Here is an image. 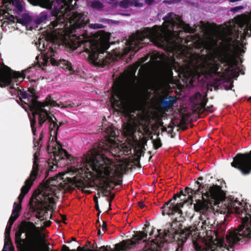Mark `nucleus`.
<instances>
[{
    "label": "nucleus",
    "mask_w": 251,
    "mask_h": 251,
    "mask_svg": "<svg viewBox=\"0 0 251 251\" xmlns=\"http://www.w3.org/2000/svg\"><path fill=\"white\" fill-rule=\"evenodd\" d=\"M41 67L39 62L27 68L22 74L15 72L8 67H1L0 66V85H10L9 91L12 96L18 97L22 107L27 112L30 121V126L34 140L35 139V128L36 119L40 126L43 125L49 127L52 137L51 142L49 143L48 150L52 153L50 160L48 162L49 169L46 173V177L50 172L54 171L62 165V162H66L69 165V172L76 173L83 178H89L95 174L100 177L105 179L108 182L112 183V160L108 158L105 154L108 152L112 155V142L107 151L102 149L100 145L98 149L94 151L88 155L83 157L72 158L63 150L61 145L56 141H53L54 137L56 135L59 128L56 122L55 117L51 114V107H66L67 106L62 102L57 103L50 98H47L44 102H39L36 98L31 97L25 92L20 89L18 83L22 81L25 76V73L31 72L32 69H37Z\"/></svg>",
    "instance_id": "1"
},
{
    "label": "nucleus",
    "mask_w": 251,
    "mask_h": 251,
    "mask_svg": "<svg viewBox=\"0 0 251 251\" xmlns=\"http://www.w3.org/2000/svg\"><path fill=\"white\" fill-rule=\"evenodd\" d=\"M33 5L52 10L53 17L46 34L39 37L35 44L43 54L44 65L50 63L75 74L76 70L72 63L65 59H59L55 50L62 44L72 43L73 50L82 48L88 55L89 62L95 66L104 67L113 60V55L106 50L109 48L110 34L103 30L96 33L92 40L84 31L80 34L77 30L89 22L84 13L75 11L72 8L73 0H28ZM76 0H75V4Z\"/></svg>",
    "instance_id": "2"
},
{
    "label": "nucleus",
    "mask_w": 251,
    "mask_h": 251,
    "mask_svg": "<svg viewBox=\"0 0 251 251\" xmlns=\"http://www.w3.org/2000/svg\"><path fill=\"white\" fill-rule=\"evenodd\" d=\"M162 26L154 25L152 28L145 27L138 30L126 41L128 47L122 55L129 51H137L144 44L152 42L158 47L175 50L180 46L182 29L190 31L180 17L173 12L168 13L163 18Z\"/></svg>",
    "instance_id": "3"
},
{
    "label": "nucleus",
    "mask_w": 251,
    "mask_h": 251,
    "mask_svg": "<svg viewBox=\"0 0 251 251\" xmlns=\"http://www.w3.org/2000/svg\"><path fill=\"white\" fill-rule=\"evenodd\" d=\"M203 49L206 54L201 53L192 56L185 74V78L191 84L194 79L199 78L201 75L206 78L219 75L218 72L219 63L222 61V58L219 54V46L218 42L213 37H210L208 40L203 43Z\"/></svg>",
    "instance_id": "4"
},
{
    "label": "nucleus",
    "mask_w": 251,
    "mask_h": 251,
    "mask_svg": "<svg viewBox=\"0 0 251 251\" xmlns=\"http://www.w3.org/2000/svg\"><path fill=\"white\" fill-rule=\"evenodd\" d=\"M201 191L202 200H198L194 204V208L197 212L201 214L200 220L201 223V227L206 228V226L211 225L210 220L214 217L216 213L219 212L217 209L219 204L223 201L224 195L220 187L217 185L210 187H202ZM201 223L199 222V225Z\"/></svg>",
    "instance_id": "5"
},
{
    "label": "nucleus",
    "mask_w": 251,
    "mask_h": 251,
    "mask_svg": "<svg viewBox=\"0 0 251 251\" xmlns=\"http://www.w3.org/2000/svg\"><path fill=\"white\" fill-rule=\"evenodd\" d=\"M15 242L21 251H50L44 236L31 222H23L15 234Z\"/></svg>",
    "instance_id": "6"
},
{
    "label": "nucleus",
    "mask_w": 251,
    "mask_h": 251,
    "mask_svg": "<svg viewBox=\"0 0 251 251\" xmlns=\"http://www.w3.org/2000/svg\"><path fill=\"white\" fill-rule=\"evenodd\" d=\"M39 153L36 151L34 154L33 164L29 177L25 180V185L22 187L21 194L18 199L19 202H14L11 215L8 221L5 231L4 245L2 251H14L13 247L10 238V232L12 226L16 220L19 217L21 211V202L25 195L28 192L33 182L40 176L39 168Z\"/></svg>",
    "instance_id": "7"
},
{
    "label": "nucleus",
    "mask_w": 251,
    "mask_h": 251,
    "mask_svg": "<svg viewBox=\"0 0 251 251\" xmlns=\"http://www.w3.org/2000/svg\"><path fill=\"white\" fill-rule=\"evenodd\" d=\"M139 64H135L131 68L127 76L126 83L121 87L115 88L110 98L111 105L113 108L117 110L125 109L128 103L134 97L136 91L135 73Z\"/></svg>",
    "instance_id": "8"
},
{
    "label": "nucleus",
    "mask_w": 251,
    "mask_h": 251,
    "mask_svg": "<svg viewBox=\"0 0 251 251\" xmlns=\"http://www.w3.org/2000/svg\"><path fill=\"white\" fill-rule=\"evenodd\" d=\"M234 213L242 224L234 230V246L251 238V204L234 199Z\"/></svg>",
    "instance_id": "9"
},
{
    "label": "nucleus",
    "mask_w": 251,
    "mask_h": 251,
    "mask_svg": "<svg viewBox=\"0 0 251 251\" xmlns=\"http://www.w3.org/2000/svg\"><path fill=\"white\" fill-rule=\"evenodd\" d=\"M57 176L50 178L40 184L37 199L43 204H52L54 202V198L60 191V184Z\"/></svg>",
    "instance_id": "10"
},
{
    "label": "nucleus",
    "mask_w": 251,
    "mask_h": 251,
    "mask_svg": "<svg viewBox=\"0 0 251 251\" xmlns=\"http://www.w3.org/2000/svg\"><path fill=\"white\" fill-rule=\"evenodd\" d=\"M24 2L22 0H3L0 6V21H3V25L7 22H14L13 14H21L24 10Z\"/></svg>",
    "instance_id": "11"
},
{
    "label": "nucleus",
    "mask_w": 251,
    "mask_h": 251,
    "mask_svg": "<svg viewBox=\"0 0 251 251\" xmlns=\"http://www.w3.org/2000/svg\"><path fill=\"white\" fill-rule=\"evenodd\" d=\"M232 167L239 170L243 175H247L251 172V151L250 153H239L231 163Z\"/></svg>",
    "instance_id": "12"
},
{
    "label": "nucleus",
    "mask_w": 251,
    "mask_h": 251,
    "mask_svg": "<svg viewBox=\"0 0 251 251\" xmlns=\"http://www.w3.org/2000/svg\"><path fill=\"white\" fill-rule=\"evenodd\" d=\"M236 24L238 26L237 37L241 41L240 44H243L244 40L251 36V23L246 16L241 15L236 18Z\"/></svg>",
    "instance_id": "13"
},
{
    "label": "nucleus",
    "mask_w": 251,
    "mask_h": 251,
    "mask_svg": "<svg viewBox=\"0 0 251 251\" xmlns=\"http://www.w3.org/2000/svg\"><path fill=\"white\" fill-rule=\"evenodd\" d=\"M236 29L232 27L231 25H226L225 26H221L219 31L216 34V38L221 40L220 44L223 42L226 44L229 43L232 40L234 36V32Z\"/></svg>",
    "instance_id": "14"
},
{
    "label": "nucleus",
    "mask_w": 251,
    "mask_h": 251,
    "mask_svg": "<svg viewBox=\"0 0 251 251\" xmlns=\"http://www.w3.org/2000/svg\"><path fill=\"white\" fill-rule=\"evenodd\" d=\"M225 62L228 66V69L231 70V75L232 77L237 78L239 75V70L242 63V60L240 57L236 58L233 56L227 55L225 56Z\"/></svg>",
    "instance_id": "15"
},
{
    "label": "nucleus",
    "mask_w": 251,
    "mask_h": 251,
    "mask_svg": "<svg viewBox=\"0 0 251 251\" xmlns=\"http://www.w3.org/2000/svg\"><path fill=\"white\" fill-rule=\"evenodd\" d=\"M194 99L195 100V103L197 105L199 112H211L212 111V105L205 107L207 101L206 94L203 95L199 92H197L194 96Z\"/></svg>",
    "instance_id": "16"
},
{
    "label": "nucleus",
    "mask_w": 251,
    "mask_h": 251,
    "mask_svg": "<svg viewBox=\"0 0 251 251\" xmlns=\"http://www.w3.org/2000/svg\"><path fill=\"white\" fill-rule=\"evenodd\" d=\"M140 120L137 117H130L129 121L124 125V132L126 136L133 138L137 127L141 125Z\"/></svg>",
    "instance_id": "17"
},
{
    "label": "nucleus",
    "mask_w": 251,
    "mask_h": 251,
    "mask_svg": "<svg viewBox=\"0 0 251 251\" xmlns=\"http://www.w3.org/2000/svg\"><path fill=\"white\" fill-rule=\"evenodd\" d=\"M150 59L155 65H165L167 63L166 55L159 52L153 53L151 56Z\"/></svg>",
    "instance_id": "18"
},
{
    "label": "nucleus",
    "mask_w": 251,
    "mask_h": 251,
    "mask_svg": "<svg viewBox=\"0 0 251 251\" xmlns=\"http://www.w3.org/2000/svg\"><path fill=\"white\" fill-rule=\"evenodd\" d=\"M49 216V211L46 208L39 209L36 213V218L41 221L47 220Z\"/></svg>",
    "instance_id": "19"
},
{
    "label": "nucleus",
    "mask_w": 251,
    "mask_h": 251,
    "mask_svg": "<svg viewBox=\"0 0 251 251\" xmlns=\"http://www.w3.org/2000/svg\"><path fill=\"white\" fill-rule=\"evenodd\" d=\"M18 21L19 23L25 26H28L31 22V18L28 14L25 13L18 19Z\"/></svg>",
    "instance_id": "20"
},
{
    "label": "nucleus",
    "mask_w": 251,
    "mask_h": 251,
    "mask_svg": "<svg viewBox=\"0 0 251 251\" xmlns=\"http://www.w3.org/2000/svg\"><path fill=\"white\" fill-rule=\"evenodd\" d=\"M48 15L46 12H41L34 19V22L37 25L41 24L47 20Z\"/></svg>",
    "instance_id": "21"
},
{
    "label": "nucleus",
    "mask_w": 251,
    "mask_h": 251,
    "mask_svg": "<svg viewBox=\"0 0 251 251\" xmlns=\"http://www.w3.org/2000/svg\"><path fill=\"white\" fill-rule=\"evenodd\" d=\"M90 7L97 10H101L103 7V4L99 0H94L88 3Z\"/></svg>",
    "instance_id": "22"
},
{
    "label": "nucleus",
    "mask_w": 251,
    "mask_h": 251,
    "mask_svg": "<svg viewBox=\"0 0 251 251\" xmlns=\"http://www.w3.org/2000/svg\"><path fill=\"white\" fill-rule=\"evenodd\" d=\"M175 102L174 98L172 97H169L164 100L162 103V105L165 108H170L173 106Z\"/></svg>",
    "instance_id": "23"
},
{
    "label": "nucleus",
    "mask_w": 251,
    "mask_h": 251,
    "mask_svg": "<svg viewBox=\"0 0 251 251\" xmlns=\"http://www.w3.org/2000/svg\"><path fill=\"white\" fill-rule=\"evenodd\" d=\"M147 237V232H142V231H136L134 233V235L133 236V238L135 240H140L141 239H143Z\"/></svg>",
    "instance_id": "24"
},
{
    "label": "nucleus",
    "mask_w": 251,
    "mask_h": 251,
    "mask_svg": "<svg viewBox=\"0 0 251 251\" xmlns=\"http://www.w3.org/2000/svg\"><path fill=\"white\" fill-rule=\"evenodd\" d=\"M200 190V188H199L197 190H194L192 189H190L189 188H186L185 189V192L187 194L188 196V198H190L191 200L192 199V195L193 194H197Z\"/></svg>",
    "instance_id": "25"
},
{
    "label": "nucleus",
    "mask_w": 251,
    "mask_h": 251,
    "mask_svg": "<svg viewBox=\"0 0 251 251\" xmlns=\"http://www.w3.org/2000/svg\"><path fill=\"white\" fill-rule=\"evenodd\" d=\"M130 0H123L120 2V6L123 8H127L130 6Z\"/></svg>",
    "instance_id": "26"
},
{
    "label": "nucleus",
    "mask_w": 251,
    "mask_h": 251,
    "mask_svg": "<svg viewBox=\"0 0 251 251\" xmlns=\"http://www.w3.org/2000/svg\"><path fill=\"white\" fill-rule=\"evenodd\" d=\"M89 27L92 29H101L105 27V25L101 24H91L89 25Z\"/></svg>",
    "instance_id": "27"
},
{
    "label": "nucleus",
    "mask_w": 251,
    "mask_h": 251,
    "mask_svg": "<svg viewBox=\"0 0 251 251\" xmlns=\"http://www.w3.org/2000/svg\"><path fill=\"white\" fill-rule=\"evenodd\" d=\"M131 5H133L135 7H142L143 3L139 2V0H132L130 2Z\"/></svg>",
    "instance_id": "28"
},
{
    "label": "nucleus",
    "mask_w": 251,
    "mask_h": 251,
    "mask_svg": "<svg viewBox=\"0 0 251 251\" xmlns=\"http://www.w3.org/2000/svg\"><path fill=\"white\" fill-rule=\"evenodd\" d=\"M153 145L155 149H157L160 148L161 145V142L160 139H157L156 140H154L153 141Z\"/></svg>",
    "instance_id": "29"
},
{
    "label": "nucleus",
    "mask_w": 251,
    "mask_h": 251,
    "mask_svg": "<svg viewBox=\"0 0 251 251\" xmlns=\"http://www.w3.org/2000/svg\"><path fill=\"white\" fill-rule=\"evenodd\" d=\"M243 9V6L242 5L236 6L230 9V11L234 13H237Z\"/></svg>",
    "instance_id": "30"
},
{
    "label": "nucleus",
    "mask_w": 251,
    "mask_h": 251,
    "mask_svg": "<svg viewBox=\"0 0 251 251\" xmlns=\"http://www.w3.org/2000/svg\"><path fill=\"white\" fill-rule=\"evenodd\" d=\"M100 226L101 227L102 232H104L106 230V223L102 221V225L101 226L100 224Z\"/></svg>",
    "instance_id": "31"
},
{
    "label": "nucleus",
    "mask_w": 251,
    "mask_h": 251,
    "mask_svg": "<svg viewBox=\"0 0 251 251\" xmlns=\"http://www.w3.org/2000/svg\"><path fill=\"white\" fill-rule=\"evenodd\" d=\"M233 87V85L232 83L225 85V88L226 90L231 89Z\"/></svg>",
    "instance_id": "32"
},
{
    "label": "nucleus",
    "mask_w": 251,
    "mask_h": 251,
    "mask_svg": "<svg viewBox=\"0 0 251 251\" xmlns=\"http://www.w3.org/2000/svg\"><path fill=\"white\" fill-rule=\"evenodd\" d=\"M113 198H114V195H112V196H111L110 200H108V199H106V202L108 203L109 206L110 204V202H111V201L113 199Z\"/></svg>",
    "instance_id": "33"
},
{
    "label": "nucleus",
    "mask_w": 251,
    "mask_h": 251,
    "mask_svg": "<svg viewBox=\"0 0 251 251\" xmlns=\"http://www.w3.org/2000/svg\"><path fill=\"white\" fill-rule=\"evenodd\" d=\"M154 1V0H145V2L148 5H150Z\"/></svg>",
    "instance_id": "34"
},
{
    "label": "nucleus",
    "mask_w": 251,
    "mask_h": 251,
    "mask_svg": "<svg viewBox=\"0 0 251 251\" xmlns=\"http://www.w3.org/2000/svg\"><path fill=\"white\" fill-rule=\"evenodd\" d=\"M138 205L140 208H143L145 206V204H144L143 202L140 201L138 202Z\"/></svg>",
    "instance_id": "35"
},
{
    "label": "nucleus",
    "mask_w": 251,
    "mask_h": 251,
    "mask_svg": "<svg viewBox=\"0 0 251 251\" xmlns=\"http://www.w3.org/2000/svg\"><path fill=\"white\" fill-rule=\"evenodd\" d=\"M50 221H47V222H44V226H48L50 225Z\"/></svg>",
    "instance_id": "36"
},
{
    "label": "nucleus",
    "mask_w": 251,
    "mask_h": 251,
    "mask_svg": "<svg viewBox=\"0 0 251 251\" xmlns=\"http://www.w3.org/2000/svg\"><path fill=\"white\" fill-rule=\"evenodd\" d=\"M107 192V191L106 189H104L103 190V191L102 192V195L104 196V197H107V195L106 194V193Z\"/></svg>",
    "instance_id": "37"
},
{
    "label": "nucleus",
    "mask_w": 251,
    "mask_h": 251,
    "mask_svg": "<svg viewBox=\"0 0 251 251\" xmlns=\"http://www.w3.org/2000/svg\"><path fill=\"white\" fill-rule=\"evenodd\" d=\"M95 207H96V209L97 210H99V204H98V201H96Z\"/></svg>",
    "instance_id": "38"
},
{
    "label": "nucleus",
    "mask_w": 251,
    "mask_h": 251,
    "mask_svg": "<svg viewBox=\"0 0 251 251\" xmlns=\"http://www.w3.org/2000/svg\"><path fill=\"white\" fill-rule=\"evenodd\" d=\"M103 232H102V231L100 228L98 230V234L100 236H101Z\"/></svg>",
    "instance_id": "39"
},
{
    "label": "nucleus",
    "mask_w": 251,
    "mask_h": 251,
    "mask_svg": "<svg viewBox=\"0 0 251 251\" xmlns=\"http://www.w3.org/2000/svg\"><path fill=\"white\" fill-rule=\"evenodd\" d=\"M149 56L146 57L145 58L141 59V63H143L145 61H146L148 59Z\"/></svg>",
    "instance_id": "40"
},
{
    "label": "nucleus",
    "mask_w": 251,
    "mask_h": 251,
    "mask_svg": "<svg viewBox=\"0 0 251 251\" xmlns=\"http://www.w3.org/2000/svg\"><path fill=\"white\" fill-rule=\"evenodd\" d=\"M154 230H152V231L150 233V238H151V237H153V232H154Z\"/></svg>",
    "instance_id": "41"
},
{
    "label": "nucleus",
    "mask_w": 251,
    "mask_h": 251,
    "mask_svg": "<svg viewBox=\"0 0 251 251\" xmlns=\"http://www.w3.org/2000/svg\"><path fill=\"white\" fill-rule=\"evenodd\" d=\"M82 185H83V184H82ZM81 187H82V190L83 191H84L85 192L87 191L86 190H85V189L86 188V187H83V186H81Z\"/></svg>",
    "instance_id": "42"
},
{
    "label": "nucleus",
    "mask_w": 251,
    "mask_h": 251,
    "mask_svg": "<svg viewBox=\"0 0 251 251\" xmlns=\"http://www.w3.org/2000/svg\"><path fill=\"white\" fill-rule=\"evenodd\" d=\"M101 21L102 22V23H107V22H108V20L107 19H103L101 20Z\"/></svg>",
    "instance_id": "43"
},
{
    "label": "nucleus",
    "mask_w": 251,
    "mask_h": 251,
    "mask_svg": "<svg viewBox=\"0 0 251 251\" xmlns=\"http://www.w3.org/2000/svg\"><path fill=\"white\" fill-rule=\"evenodd\" d=\"M240 51V53L241 54V53H244L245 52V50L244 49H239V50Z\"/></svg>",
    "instance_id": "44"
},
{
    "label": "nucleus",
    "mask_w": 251,
    "mask_h": 251,
    "mask_svg": "<svg viewBox=\"0 0 251 251\" xmlns=\"http://www.w3.org/2000/svg\"><path fill=\"white\" fill-rule=\"evenodd\" d=\"M173 75V72L172 71V70H169V76H172Z\"/></svg>",
    "instance_id": "45"
},
{
    "label": "nucleus",
    "mask_w": 251,
    "mask_h": 251,
    "mask_svg": "<svg viewBox=\"0 0 251 251\" xmlns=\"http://www.w3.org/2000/svg\"><path fill=\"white\" fill-rule=\"evenodd\" d=\"M108 134H109L110 136H112V137L115 135V134L114 133H113V131Z\"/></svg>",
    "instance_id": "46"
},
{
    "label": "nucleus",
    "mask_w": 251,
    "mask_h": 251,
    "mask_svg": "<svg viewBox=\"0 0 251 251\" xmlns=\"http://www.w3.org/2000/svg\"><path fill=\"white\" fill-rule=\"evenodd\" d=\"M176 251H182V248L178 247L177 249H176Z\"/></svg>",
    "instance_id": "47"
},
{
    "label": "nucleus",
    "mask_w": 251,
    "mask_h": 251,
    "mask_svg": "<svg viewBox=\"0 0 251 251\" xmlns=\"http://www.w3.org/2000/svg\"><path fill=\"white\" fill-rule=\"evenodd\" d=\"M97 201H98V199L96 197H94V201H95V203H96Z\"/></svg>",
    "instance_id": "48"
},
{
    "label": "nucleus",
    "mask_w": 251,
    "mask_h": 251,
    "mask_svg": "<svg viewBox=\"0 0 251 251\" xmlns=\"http://www.w3.org/2000/svg\"><path fill=\"white\" fill-rule=\"evenodd\" d=\"M196 183H197V184L198 185V187H200V182H198V181H197V182H196Z\"/></svg>",
    "instance_id": "49"
},
{
    "label": "nucleus",
    "mask_w": 251,
    "mask_h": 251,
    "mask_svg": "<svg viewBox=\"0 0 251 251\" xmlns=\"http://www.w3.org/2000/svg\"><path fill=\"white\" fill-rule=\"evenodd\" d=\"M39 57V55L36 56V60H38Z\"/></svg>",
    "instance_id": "50"
},
{
    "label": "nucleus",
    "mask_w": 251,
    "mask_h": 251,
    "mask_svg": "<svg viewBox=\"0 0 251 251\" xmlns=\"http://www.w3.org/2000/svg\"><path fill=\"white\" fill-rule=\"evenodd\" d=\"M114 55H116V56H119L120 55V53H119V54H117V53H115Z\"/></svg>",
    "instance_id": "51"
},
{
    "label": "nucleus",
    "mask_w": 251,
    "mask_h": 251,
    "mask_svg": "<svg viewBox=\"0 0 251 251\" xmlns=\"http://www.w3.org/2000/svg\"><path fill=\"white\" fill-rule=\"evenodd\" d=\"M133 111L136 110V107H133Z\"/></svg>",
    "instance_id": "52"
},
{
    "label": "nucleus",
    "mask_w": 251,
    "mask_h": 251,
    "mask_svg": "<svg viewBox=\"0 0 251 251\" xmlns=\"http://www.w3.org/2000/svg\"><path fill=\"white\" fill-rule=\"evenodd\" d=\"M42 138V136L41 135H40V138H39V140H41Z\"/></svg>",
    "instance_id": "53"
},
{
    "label": "nucleus",
    "mask_w": 251,
    "mask_h": 251,
    "mask_svg": "<svg viewBox=\"0 0 251 251\" xmlns=\"http://www.w3.org/2000/svg\"><path fill=\"white\" fill-rule=\"evenodd\" d=\"M99 222H100L99 220H98V221H97V223H99Z\"/></svg>",
    "instance_id": "54"
},
{
    "label": "nucleus",
    "mask_w": 251,
    "mask_h": 251,
    "mask_svg": "<svg viewBox=\"0 0 251 251\" xmlns=\"http://www.w3.org/2000/svg\"><path fill=\"white\" fill-rule=\"evenodd\" d=\"M249 100H251V97L249 98Z\"/></svg>",
    "instance_id": "55"
}]
</instances>
